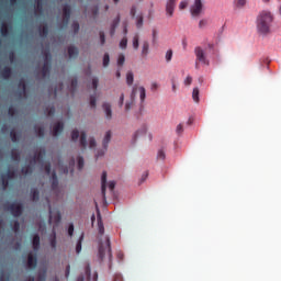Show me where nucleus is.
Returning <instances> with one entry per match:
<instances>
[{
  "mask_svg": "<svg viewBox=\"0 0 281 281\" xmlns=\"http://www.w3.org/2000/svg\"><path fill=\"white\" fill-rule=\"evenodd\" d=\"M97 221H98V232H99V258L100 260H104V258H113V254L111 252V239L105 237L104 241H102V236H104V223H102V215L100 214V210L97 209Z\"/></svg>",
  "mask_w": 281,
  "mask_h": 281,
  "instance_id": "1",
  "label": "nucleus"
},
{
  "mask_svg": "<svg viewBox=\"0 0 281 281\" xmlns=\"http://www.w3.org/2000/svg\"><path fill=\"white\" fill-rule=\"evenodd\" d=\"M273 23V15L271 12L262 11L257 18V32L261 36H269L271 34V24Z\"/></svg>",
  "mask_w": 281,
  "mask_h": 281,
  "instance_id": "2",
  "label": "nucleus"
},
{
  "mask_svg": "<svg viewBox=\"0 0 281 281\" xmlns=\"http://www.w3.org/2000/svg\"><path fill=\"white\" fill-rule=\"evenodd\" d=\"M4 210L10 212L14 218H19L23 214V204L13 202L11 204H4Z\"/></svg>",
  "mask_w": 281,
  "mask_h": 281,
  "instance_id": "3",
  "label": "nucleus"
},
{
  "mask_svg": "<svg viewBox=\"0 0 281 281\" xmlns=\"http://www.w3.org/2000/svg\"><path fill=\"white\" fill-rule=\"evenodd\" d=\"M46 202L48 204V210H49V218H48L49 225H52V223H54L55 225H58L63 220V216L60 215V211H58V209L52 210V204H49L48 198H46Z\"/></svg>",
  "mask_w": 281,
  "mask_h": 281,
  "instance_id": "4",
  "label": "nucleus"
},
{
  "mask_svg": "<svg viewBox=\"0 0 281 281\" xmlns=\"http://www.w3.org/2000/svg\"><path fill=\"white\" fill-rule=\"evenodd\" d=\"M52 71V54L49 50L44 52V65L42 67V77L47 78Z\"/></svg>",
  "mask_w": 281,
  "mask_h": 281,
  "instance_id": "5",
  "label": "nucleus"
},
{
  "mask_svg": "<svg viewBox=\"0 0 281 281\" xmlns=\"http://www.w3.org/2000/svg\"><path fill=\"white\" fill-rule=\"evenodd\" d=\"M194 54H195L196 60H199V63H202V65H210V61L205 57V52L203 50V48H201L199 46L195 47Z\"/></svg>",
  "mask_w": 281,
  "mask_h": 281,
  "instance_id": "6",
  "label": "nucleus"
},
{
  "mask_svg": "<svg viewBox=\"0 0 281 281\" xmlns=\"http://www.w3.org/2000/svg\"><path fill=\"white\" fill-rule=\"evenodd\" d=\"M203 11V2L201 0H194L193 5L191 7L192 16H199Z\"/></svg>",
  "mask_w": 281,
  "mask_h": 281,
  "instance_id": "7",
  "label": "nucleus"
},
{
  "mask_svg": "<svg viewBox=\"0 0 281 281\" xmlns=\"http://www.w3.org/2000/svg\"><path fill=\"white\" fill-rule=\"evenodd\" d=\"M64 25H69V19H71V5L65 4L63 8Z\"/></svg>",
  "mask_w": 281,
  "mask_h": 281,
  "instance_id": "8",
  "label": "nucleus"
},
{
  "mask_svg": "<svg viewBox=\"0 0 281 281\" xmlns=\"http://www.w3.org/2000/svg\"><path fill=\"white\" fill-rule=\"evenodd\" d=\"M69 168L59 167V172H61V175H69V172L74 175V166H76V159L72 158L69 162Z\"/></svg>",
  "mask_w": 281,
  "mask_h": 281,
  "instance_id": "9",
  "label": "nucleus"
},
{
  "mask_svg": "<svg viewBox=\"0 0 281 281\" xmlns=\"http://www.w3.org/2000/svg\"><path fill=\"white\" fill-rule=\"evenodd\" d=\"M38 262V259L36 258V255L30 252L27 256V267L29 269H36V265Z\"/></svg>",
  "mask_w": 281,
  "mask_h": 281,
  "instance_id": "10",
  "label": "nucleus"
},
{
  "mask_svg": "<svg viewBox=\"0 0 281 281\" xmlns=\"http://www.w3.org/2000/svg\"><path fill=\"white\" fill-rule=\"evenodd\" d=\"M101 194L103 199H106V171H103L101 176Z\"/></svg>",
  "mask_w": 281,
  "mask_h": 281,
  "instance_id": "11",
  "label": "nucleus"
},
{
  "mask_svg": "<svg viewBox=\"0 0 281 281\" xmlns=\"http://www.w3.org/2000/svg\"><path fill=\"white\" fill-rule=\"evenodd\" d=\"M45 159V149H41L37 154L33 157V164H43Z\"/></svg>",
  "mask_w": 281,
  "mask_h": 281,
  "instance_id": "12",
  "label": "nucleus"
},
{
  "mask_svg": "<svg viewBox=\"0 0 281 281\" xmlns=\"http://www.w3.org/2000/svg\"><path fill=\"white\" fill-rule=\"evenodd\" d=\"M148 133V127L146 125H143L135 134L133 137L134 142H137L138 137H144Z\"/></svg>",
  "mask_w": 281,
  "mask_h": 281,
  "instance_id": "13",
  "label": "nucleus"
},
{
  "mask_svg": "<svg viewBox=\"0 0 281 281\" xmlns=\"http://www.w3.org/2000/svg\"><path fill=\"white\" fill-rule=\"evenodd\" d=\"M175 3H177V0H168L166 5L168 16H172V14H175Z\"/></svg>",
  "mask_w": 281,
  "mask_h": 281,
  "instance_id": "14",
  "label": "nucleus"
},
{
  "mask_svg": "<svg viewBox=\"0 0 281 281\" xmlns=\"http://www.w3.org/2000/svg\"><path fill=\"white\" fill-rule=\"evenodd\" d=\"M65 124L63 122H58L54 127H53V136L58 137L60 133L64 131Z\"/></svg>",
  "mask_w": 281,
  "mask_h": 281,
  "instance_id": "15",
  "label": "nucleus"
},
{
  "mask_svg": "<svg viewBox=\"0 0 281 281\" xmlns=\"http://www.w3.org/2000/svg\"><path fill=\"white\" fill-rule=\"evenodd\" d=\"M117 25H120V15H117L111 23L110 26V35L115 36V30H117Z\"/></svg>",
  "mask_w": 281,
  "mask_h": 281,
  "instance_id": "16",
  "label": "nucleus"
},
{
  "mask_svg": "<svg viewBox=\"0 0 281 281\" xmlns=\"http://www.w3.org/2000/svg\"><path fill=\"white\" fill-rule=\"evenodd\" d=\"M1 77L4 80H10V78H12V68L5 66L1 71Z\"/></svg>",
  "mask_w": 281,
  "mask_h": 281,
  "instance_id": "17",
  "label": "nucleus"
},
{
  "mask_svg": "<svg viewBox=\"0 0 281 281\" xmlns=\"http://www.w3.org/2000/svg\"><path fill=\"white\" fill-rule=\"evenodd\" d=\"M103 111L106 115L108 120H111L113 117V111L111 110V103H103Z\"/></svg>",
  "mask_w": 281,
  "mask_h": 281,
  "instance_id": "18",
  "label": "nucleus"
},
{
  "mask_svg": "<svg viewBox=\"0 0 281 281\" xmlns=\"http://www.w3.org/2000/svg\"><path fill=\"white\" fill-rule=\"evenodd\" d=\"M19 89H21L19 91V95H25V91L27 90V85L25 83V79H20L19 85H18Z\"/></svg>",
  "mask_w": 281,
  "mask_h": 281,
  "instance_id": "19",
  "label": "nucleus"
},
{
  "mask_svg": "<svg viewBox=\"0 0 281 281\" xmlns=\"http://www.w3.org/2000/svg\"><path fill=\"white\" fill-rule=\"evenodd\" d=\"M79 146L81 147L82 150H85L88 146L86 132H81V134H80Z\"/></svg>",
  "mask_w": 281,
  "mask_h": 281,
  "instance_id": "20",
  "label": "nucleus"
},
{
  "mask_svg": "<svg viewBox=\"0 0 281 281\" xmlns=\"http://www.w3.org/2000/svg\"><path fill=\"white\" fill-rule=\"evenodd\" d=\"M32 243L34 251H38V249H41V236H38V234L34 235Z\"/></svg>",
  "mask_w": 281,
  "mask_h": 281,
  "instance_id": "21",
  "label": "nucleus"
},
{
  "mask_svg": "<svg viewBox=\"0 0 281 281\" xmlns=\"http://www.w3.org/2000/svg\"><path fill=\"white\" fill-rule=\"evenodd\" d=\"M52 190L56 192L58 190V176H56V171L52 173Z\"/></svg>",
  "mask_w": 281,
  "mask_h": 281,
  "instance_id": "22",
  "label": "nucleus"
},
{
  "mask_svg": "<svg viewBox=\"0 0 281 281\" xmlns=\"http://www.w3.org/2000/svg\"><path fill=\"white\" fill-rule=\"evenodd\" d=\"M38 33L40 36H42L43 38H47V34H49V26H47V24L40 26Z\"/></svg>",
  "mask_w": 281,
  "mask_h": 281,
  "instance_id": "23",
  "label": "nucleus"
},
{
  "mask_svg": "<svg viewBox=\"0 0 281 281\" xmlns=\"http://www.w3.org/2000/svg\"><path fill=\"white\" fill-rule=\"evenodd\" d=\"M78 48L76 46H69L68 47V56L69 58H78Z\"/></svg>",
  "mask_w": 281,
  "mask_h": 281,
  "instance_id": "24",
  "label": "nucleus"
},
{
  "mask_svg": "<svg viewBox=\"0 0 281 281\" xmlns=\"http://www.w3.org/2000/svg\"><path fill=\"white\" fill-rule=\"evenodd\" d=\"M149 49H150V44L148 43V41H144L142 46V56L143 57L148 56Z\"/></svg>",
  "mask_w": 281,
  "mask_h": 281,
  "instance_id": "25",
  "label": "nucleus"
},
{
  "mask_svg": "<svg viewBox=\"0 0 281 281\" xmlns=\"http://www.w3.org/2000/svg\"><path fill=\"white\" fill-rule=\"evenodd\" d=\"M109 142H111V131H108L103 138L102 146H103L104 150H106V148H109Z\"/></svg>",
  "mask_w": 281,
  "mask_h": 281,
  "instance_id": "26",
  "label": "nucleus"
},
{
  "mask_svg": "<svg viewBox=\"0 0 281 281\" xmlns=\"http://www.w3.org/2000/svg\"><path fill=\"white\" fill-rule=\"evenodd\" d=\"M33 170H34V166L27 165V166H24L21 171H22V175H24V177H27V175H32Z\"/></svg>",
  "mask_w": 281,
  "mask_h": 281,
  "instance_id": "27",
  "label": "nucleus"
},
{
  "mask_svg": "<svg viewBox=\"0 0 281 281\" xmlns=\"http://www.w3.org/2000/svg\"><path fill=\"white\" fill-rule=\"evenodd\" d=\"M9 181H11V179H15L16 178V171L12 170V169H8V171L5 173H2Z\"/></svg>",
  "mask_w": 281,
  "mask_h": 281,
  "instance_id": "28",
  "label": "nucleus"
},
{
  "mask_svg": "<svg viewBox=\"0 0 281 281\" xmlns=\"http://www.w3.org/2000/svg\"><path fill=\"white\" fill-rule=\"evenodd\" d=\"M82 240H85V233L81 234L77 243V246H76L77 254H80L82 251Z\"/></svg>",
  "mask_w": 281,
  "mask_h": 281,
  "instance_id": "29",
  "label": "nucleus"
},
{
  "mask_svg": "<svg viewBox=\"0 0 281 281\" xmlns=\"http://www.w3.org/2000/svg\"><path fill=\"white\" fill-rule=\"evenodd\" d=\"M11 159L13 161H21V154L16 149L11 150Z\"/></svg>",
  "mask_w": 281,
  "mask_h": 281,
  "instance_id": "30",
  "label": "nucleus"
},
{
  "mask_svg": "<svg viewBox=\"0 0 281 281\" xmlns=\"http://www.w3.org/2000/svg\"><path fill=\"white\" fill-rule=\"evenodd\" d=\"M134 80H135V77L133 75V71H128L126 74V82H127L128 87H131L133 85Z\"/></svg>",
  "mask_w": 281,
  "mask_h": 281,
  "instance_id": "31",
  "label": "nucleus"
},
{
  "mask_svg": "<svg viewBox=\"0 0 281 281\" xmlns=\"http://www.w3.org/2000/svg\"><path fill=\"white\" fill-rule=\"evenodd\" d=\"M144 26V15H138L136 16V27L138 30H142V27Z\"/></svg>",
  "mask_w": 281,
  "mask_h": 281,
  "instance_id": "32",
  "label": "nucleus"
},
{
  "mask_svg": "<svg viewBox=\"0 0 281 281\" xmlns=\"http://www.w3.org/2000/svg\"><path fill=\"white\" fill-rule=\"evenodd\" d=\"M2 36H8L10 34V27L8 26V24L3 23L1 25V30H0Z\"/></svg>",
  "mask_w": 281,
  "mask_h": 281,
  "instance_id": "33",
  "label": "nucleus"
},
{
  "mask_svg": "<svg viewBox=\"0 0 281 281\" xmlns=\"http://www.w3.org/2000/svg\"><path fill=\"white\" fill-rule=\"evenodd\" d=\"M32 194V201H38L41 199V193L38 192V189H33L31 191Z\"/></svg>",
  "mask_w": 281,
  "mask_h": 281,
  "instance_id": "34",
  "label": "nucleus"
},
{
  "mask_svg": "<svg viewBox=\"0 0 281 281\" xmlns=\"http://www.w3.org/2000/svg\"><path fill=\"white\" fill-rule=\"evenodd\" d=\"M44 113L48 116L52 117L54 116V114L56 113V108L50 106V108H46Z\"/></svg>",
  "mask_w": 281,
  "mask_h": 281,
  "instance_id": "35",
  "label": "nucleus"
},
{
  "mask_svg": "<svg viewBox=\"0 0 281 281\" xmlns=\"http://www.w3.org/2000/svg\"><path fill=\"white\" fill-rule=\"evenodd\" d=\"M35 133L37 137H45V128L35 126Z\"/></svg>",
  "mask_w": 281,
  "mask_h": 281,
  "instance_id": "36",
  "label": "nucleus"
},
{
  "mask_svg": "<svg viewBox=\"0 0 281 281\" xmlns=\"http://www.w3.org/2000/svg\"><path fill=\"white\" fill-rule=\"evenodd\" d=\"M1 181H2V188L3 190H8V187L10 186V180L5 176H1Z\"/></svg>",
  "mask_w": 281,
  "mask_h": 281,
  "instance_id": "37",
  "label": "nucleus"
},
{
  "mask_svg": "<svg viewBox=\"0 0 281 281\" xmlns=\"http://www.w3.org/2000/svg\"><path fill=\"white\" fill-rule=\"evenodd\" d=\"M138 91H139L140 102H144L146 100V88L139 87Z\"/></svg>",
  "mask_w": 281,
  "mask_h": 281,
  "instance_id": "38",
  "label": "nucleus"
},
{
  "mask_svg": "<svg viewBox=\"0 0 281 281\" xmlns=\"http://www.w3.org/2000/svg\"><path fill=\"white\" fill-rule=\"evenodd\" d=\"M133 47L134 49H139V34H136L134 37H133Z\"/></svg>",
  "mask_w": 281,
  "mask_h": 281,
  "instance_id": "39",
  "label": "nucleus"
},
{
  "mask_svg": "<svg viewBox=\"0 0 281 281\" xmlns=\"http://www.w3.org/2000/svg\"><path fill=\"white\" fill-rule=\"evenodd\" d=\"M10 137H11V142H13V143L19 142V134L16 133V131L12 130L10 132Z\"/></svg>",
  "mask_w": 281,
  "mask_h": 281,
  "instance_id": "40",
  "label": "nucleus"
},
{
  "mask_svg": "<svg viewBox=\"0 0 281 281\" xmlns=\"http://www.w3.org/2000/svg\"><path fill=\"white\" fill-rule=\"evenodd\" d=\"M120 47H121V49H126V47H128V38L127 37H123L121 40Z\"/></svg>",
  "mask_w": 281,
  "mask_h": 281,
  "instance_id": "41",
  "label": "nucleus"
},
{
  "mask_svg": "<svg viewBox=\"0 0 281 281\" xmlns=\"http://www.w3.org/2000/svg\"><path fill=\"white\" fill-rule=\"evenodd\" d=\"M109 63H111V57L109 56V53H105L103 56V67H109Z\"/></svg>",
  "mask_w": 281,
  "mask_h": 281,
  "instance_id": "42",
  "label": "nucleus"
},
{
  "mask_svg": "<svg viewBox=\"0 0 281 281\" xmlns=\"http://www.w3.org/2000/svg\"><path fill=\"white\" fill-rule=\"evenodd\" d=\"M157 159H159L160 161H164L166 159V151H164V149L158 150Z\"/></svg>",
  "mask_w": 281,
  "mask_h": 281,
  "instance_id": "43",
  "label": "nucleus"
},
{
  "mask_svg": "<svg viewBox=\"0 0 281 281\" xmlns=\"http://www.w3.org/2000/svg\"><path fill=\"white\" fill-rule=\"evenodd\" d=\"M78 137H80V132H79L78 130H74V131L71 132V139H72L74 142H78Z\"/></svg>",
  "mask_w": 281,
  "mask_h": 281,
  "instance_id": "44",
  "label": "nucleus"
},
{
  "mask_svg": "<svg viewBox=\"0 0 281 281\" xmlns=\"http://www.w3.org/2000/svg\"><path fill=\"white\" fill-rule=\"evenodd\" d=\"M247 0H235L236 8H245Z\"/></svg>",
  "mask_w": 281,
  "mask_h": 281,
  "instance_id": "45",
  "label": "nucleus"
},
{
  "mask_svg": "<svg viewBox=\"0 0 281 281\" xmlns=\"http://www.w3.org/2000/svg\"><path fill=\"white\" fill-rule=\"evenodd\" d=\"M97 102H98V99H95V94H92L90 97V106H91V109H95Z\"/></svg>",
  "mask_w": 281,
  "mask_h": 281,
  "instance_id": "46",
  "label": "nucleus"
},
{
  "mask_svg": "<svg viewBox=\"0 0 281 281\" xmlns=\"http://www.w3.org/2000/svg\"><path fill=\"white\" fill-rule=\"evenodd\" d=\"M85 168V158L82 156L78 157V170H82Z\"/></svg>",
  "mask_w": 281,
  "mask_h": 281,
  "instance_id": "47",
  "label": "nucleus"
},
{
  "mask_svg": "<svg viewBox=\"0 0 281 281\" xmlns=\"http://www.w3.org/2000/svg\"><path fill=\"white\" fill-rule=\"evenodd\" d=\"M71 27L74 30V34H78V32H80V24L78 22H74Z\"/></svg>",
  "mask_w": 281,
  "mask_h": 281,
  "instance_id": "48",
  "label": "nucleus"
},
{
  "mask_svg": "<svg viewBox=\"0 0 281 281\" xmlns=\"http://www.w3.org/2000/svg\"><path fill=\"white\" fill-rule=\"evenodd\" d=\"M125 61H126V57L123 54H121L117 59L119 67H122V65H124Z\"/></svg>",
  "mask_w": 281,
  "mask_h": 281,
  "instance_id": "49",
  "label": "nucleus"
},
{
  "mask_svg": "<svg viewBox=\"0 0 281 281\" xmlns=\"http://www.w3.org/2000/svg\"><path fill=\"white\" fill-rule=\"evenodd\" d=\"M192 98L195 102H199V88L193 89Z\"/></svg>",
  "mask_w": 281,
  "mask_h": 281,
  "instance_id": "50",
  "label": "nucleus"
},
{
  "mask_svg": "<svg viewBox=\"0 0 281 281\" xmlns=\"http://www.w3.org/2000/svg\"><path fill=\"white\" fill-rule=\"evenodd\" d=\"M12 229L13 232H15V234L19 232V229H21V224L19 223V221L13 222Z\"/></svg>",
  "mask_w": 281,
  "mask_h": 281,
  "instance_id": "51",
  "label": "nucleus"
},
{
  "mask_svg": "<svg viewBox=\"0 0 281 281\" xmlns=\"http://www.w3.org/2000/svg\"><path fill=\"white\" fill-rule=\"evenodd\" d=\"M8 113L10 115V117H14L16 115V109H14V106H9L8 109Z\"/></svg>",
  "mask_w": 281,
  "mask_h": 281,
  "instance_id": "52",
  "label": "nucleus"
},
{
  "mask_svg": "<svg viewBox=\"0 0 281 281\" xmlns=\"http://www.w3.org/2000/svg\"><path fill=\"white\" fill-rule=\"evenodd\" d=\"M177 135H183V124H178L176 127Z\"/></svg>",
  "mask_w": 281,
  "mask_h": 281,
  "instance_id": "53",
  "label": "nucleus"
},
{
  "mask_svg": "<svg viewBox=\"0 0 281 281\" xmlns=\"http://www.w3.org/2000/svg\"><path fill=\"white\" fill-rule=\"evenodd\" d=\"M86 276L87 280H91V266H89V263L86 266Z\"/></svg>",
  "mask_w": 281,
  "mask_h": 281,
  "instance_id": "54",
  "label": "nucleus"
},
{
  "mask_svg": "<svg viewBox=\"0 0 281 281\" xmlns=\"http://www.w3.org/2000/svg\"><path fill=\"white\" fill-rule=\"evenodd\" d=\"M137 95V86H134L131 93V100L132 102L135 101V97Z\"/></svg>",
  "mask_w": 281,
  "mask_h": 281,
  "instance_id": "55",
  "label": "nucleus"
},
{
  "mask_svg": "<svg viewBox=\"0 0 281 281\" xmlns=\"http://www.w3.org/2000/svg\"><path fill=\"white\" fill-rule=\"evenodd\" d=\"M71 89H72V93L76 91V89H78V79L77 78L71 80Z\"/></svg>",
  "mask_w": 281,
  "mask_h": 281,
  "instance_id": "56",
  "label": "nucleus"
},
{
  "mask_svg": "<svg viewBox=\"0 0 281 281\" xmlns=\"http://www.w3.org/2000/svg\"><path fill=\"white\" fill-rule=\"evenodd\" d=\"M46 278H47V271H44V272L38 274L37 281H45Z\"/></svg>",
  "mask_w": 281,
  "mask_h": 281,
  "instance_id": "57",
  "label": "nucleus"
},
{
  "mask_svg": "<svg viewBox=\"0 0 281 281\" xmlns=\"http://www.w3.org/2000/svg\"><path fill=\"white\" fill-rule=\"evenodd\" d=\"M165 58L167 63H170V60H172V49L167 50Z\"/></svg>",
  "mask_w": 281,
  "mask_h": 281,
  "instance_id": "58",
  "label": "nucleus"
},
{
  "mask_svg": "<svg viewBox=\"0 0 281 281\" xmlns=\"http://www.w3.org/2000/svg\"><path fill=\"white\" fill-rule=\"evenodd\" d=\"M95 146H97L95 138L91 137L89 139V148L93 149L95 148Z\"/></svg>",
  "mask_w": 281,
  "mask_h": 281,
  "instance_id": "59",
  "label": "nucleus"
},
{
  "mask_svg": "<svg viewBox=\"0 0 281 281\" xmlns=\"http://www.w3.org/2000/svg\"><path fill=\"white\" fill-rule=\"evenodd\" d=\"M52 249H56V232H54V237L50 239Z\"/></svg>",
  "mask_w": 281,
  "mask_h": 281,
  "instance_id": "60",
  "label": "nucleus"
},
{
  "mask_svg": "<svg viewBox=\"0 0 281 281\" xmlns=\"http://www.w3.org/2000/svg\"><path fill=\"white\" fill-rule=\"evenodd\" d=\"M99 82H100V80L98 79V77H94L92 79V89H94V91H95V89H98V83Z\"/></svg>",
  "mask_w": 281,
  "mask_h": 281,
  "instance_id": "61",
  "label": "nucleus"
},
{
  "mask_svg": "<svg viewBox=\"0 0 281 281\" xmlns=\"http://www.w3.org/2000/svg\"><path fill=\"white\" fill-rule=\"evenodd\" d=\"M188 8V1L183 0L179 4V10H186Z\"/></svg>",
  "mask_w": 281,
  "mask_h": 281,
  "instance_id": "62",
  "label": "nucleus"
},
{
  "mask_svg": "<svg viewBox=\"0 0 281 281\" xmlns=\"http://www.w3.org/2000/svg\"><path fill=\"white\" fill-rule=\"evenodd\" d=\"M184 85L187 87H190V85H192V77L191 76H188L186 79H184Z\"/></svg>",
  "mask_w": 281,
  "mask_h": 281,
  "instance_id": "63",
  "label": "nucleus"
},
{
  "mask_svg": "<svg viewBox=\"0 0 281 281\" xmlns=\"http://www.w3.org/2000/svg\"><path fill=\"white\" fill-rule=\"evenodd\" d=\"M38 12H43V0H37V5H36Z\"/></svg>",
  "mask_w": 281,
  "mask_h": 281,
  "instance_id": "64",
  "label": "nucleus"
}]
</instances>
